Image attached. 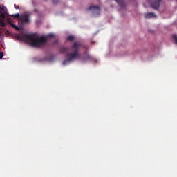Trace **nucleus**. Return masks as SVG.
Listing matches in <instances>:
<instances>
[{
    "mask_svg": "<svg viewBox=\"0 0 177 177\" xmlns=\"http://www.w3.org/2000/svg\"><path fill=\"white\" fill-rule=\"evenodd\" d=\"M19 38L22 41L29 42L33 48H41V46H45V45H46L48 38H55V35L51 33L48 35L46 37L41 36V37H38V35L35 33L25 34L21 35Z\"/></svg>",
    "mask_w": 177,
    "mask_h": 177,
    "instance_id": "f257e3e1",
    "label": "nucleus"
},
{
    "mask_svg": "<svg viewBox=\"0 0 177 177\" xmlns=\"http://www.w3.org/2000/svg\"><path fill=\"white\" fill-rule=\"evenodd\" d=\"M82 46V43L81 41H75L71 48V51L72 53H68V48L65 47H61L60 52L62 53H66V57L67 58L63 62L64 66L68 64L71 62H74L75 59H80L81 57V54L80 50H81V47Z\"/></svg>",
    "mask_w": 177,
    "mask_h": 177,
    "instance_id": "f03ea898",
    "label": "nucleus"
},
{
    "mask_svg": "<svg viewBox=\"0 0 177 177\" xmlns=\"http://www.w3.org/2000/svg\"><path fill=\"white\" fill-rule=\"evenodd\" d=\"M31 17V13L25 12L24 15H19V20L21 23H30V17Z\"/></svg>",
    "mask_w": 177,
    "mask_h": 177,
    "instance_id": "7ed1b4c3",
    "label": "nucleus"
},
{
    "mask_svg": "<svg viewBox=\"0 0 177 177\" xmlns=\"http://www.w3.org/2000/svg\"><path fill=\"white\" fill-rule=\"evenodd\" d=\"M149 3L153 9L157 10L160 8L161 0H149Z\"/></svg>",
    "mask_w": 177,
    "mask_h": 177,
    "instance_id": "20e7f679",
    "label": "nucleus"
},
{
    "mask_svg": "<svg viewBox=\"0 0 177 177\" xmlns=\"http://www.w3.org/2000/svg\"><path fill=\"white\" fill-rule=\"evenodd\" d=\"M88 10H94L93 13L100 15V7L99 6H91L88 7Z\"/></svg>",
    "mask_w": 177,
    "mask_h": 177,
    "instance_id": "39448f33",
    "label": "nucleus"
},
{
    "mask_svg": "<svg viewBox=\"0 0 177 177\" xmlns=\"http://www.w3.org/2000/svg\"><path fill=\"white\" fill-rule=\"evenodd\" d=\"M157 16L154 12H148L145 15V19H153V17H156Z\"/></svg>",
    "mask_w": 177,
    "mask_h": 177,
    "instance_id": "423d86ee",
    "label": "nucleus"
},
{
    "mask_svg": "<svg viewBox=\"0 0 177 177\" xmlns=\"http://www.w3.org/2000/svg\"><path fill=\"white\" fill-rule=\"evenodd\" d=\"M9 24L10 26H11V27H12V28H14L15 30H17V31H19L20 30L19 26L15 25L12 21H9Z\"/></svg>",
    "mask_w": 177,
    "mask_h": 177,
    "instance_id": "0eeeda50",
    "label": "nucleus"
},
{
    "mask_svg": "<svg viewBox=\"0 0 177 177\" xmlns=\"http://www.w3.org/2000/svg\"><path fill=\"white\" fill-rule=\"evenodd\" d=\"M115 1L118 3L119 6H120V8H124L125 3H124V1L122 0H115Z\"/></svg>",
    "mask_w": 177,
    "mask_h": 177,
    "instance_id": "6e6552de",
    "label": "nucleus"
},
{
    "mask_svg": "<svg viewBox=\"0 0 177 177\" xmlns=\"http://www.w3.org/2000/svg\"><path fill=\"white\" fill-rule=\"evenodd\" d=\"M0 26L1 27H6V24H5V20H2L1 18H0Z\"/></svg>",
    "mask_w": 177,
    "mask_h": 177,
    "instance_id": "1a4fd4ad",
    "label": "nucleus"
},
{
    "mask_svg": "<svg viewBox=\"0 0 177 177\" xmlns=\"http://www.w3.org/2000/svg\"><path fill=\"white\" fill-rule=\"evenodd\" d=\"M74 39H75V37H74V35H69L67 38V40L70 41H73Z\"/></svg>",
    "mask_w": 177,
    "mask_h": 177,
    "instance_id": "9d476101",
    "label": "nucleus"
},
{
    "mask_svg": "<svg viewBox=\"0 0 177 177\" xmlns=\"http://www.w3.org/2000/svg\"><path fill=\"white\" fill-rule=\"evenodd\" d=\"M11 17H14V19H17L20 17V15H19V13L13 14L10 15Z\"/></svg>",
    "mask_w": 177,
    "mask_h": 177,
    "instance_id": "9b49d317",
    "label": "nucleus"
},
{
    "mask_svg": "<svg viewBox=\"0 0 177 177\" xmlns=\"http://www.w3.org/2000/svg\"><path fill=\"white\" fill-rule=\"evenodd\" d=\"M5 17H6L5 13H1V14H0V19H1V20H5Z\"/></svg>",
    "mask_w": 177,
    "mask_h": 177,
    "instance_id": "f8f14e48",
    "label": "nucleus"
},
{
    "mask_svg": "<svg viewBox=\"0 0 177 177\" xmlns=\"http://www.w3.org/2000/svg\"><path fill=\"white\" fill-rule=\"evenodd\" d=\"M53 5H57L59 3V0H53Z\"/></svg>",
    "mask_w": 177,
    "mask_h": 177,
    "instance_id": "ddd939ff",
    "label": "nucleus"
},
{
    "mask_svg": "<svg viewBox=\"0 0 177 177\" xmlns=\"http://www.w3.org/2000/svg\"><path fill=\"white\" fill-rule=\"evenodd\" d=\"M3 57V53L0 52V59H2Z\"/></svg>",
    "mask_w": 177,
    "mask_h": 177,
    "instance_id": "4468645a",
    "label": "nucleus"
},
{
    "mask_svg": "<svg viewBox=\"0 0 177 177\" xmlns=\"http://www.w3.org/2000/svg\"><path fill=\"white\" fill-rule=\"evenodd\" d=\"M14 8H15V9H19V6L15 4Z\"/></svg>",
    "mask_w": 177,
    "mask_h": 177,
    "instance_id": "2eb2a0df",
    "label": "nucleus"
},
{
    "mask_svg": "<svg viewBox=\"0 0 177 177\" xmlns=\"http://www.w3.org/2000/svg\"><path fill=\"white\" fill-rule=\"evenodd\" d=\"M34 12H38V10L34 9Z\"/></svg>",
    "mask_w": 177,
    "mask_h": 177,
    "instance_id": "dca6fc26",
    "label": "nucleus"
}]
</instances>
